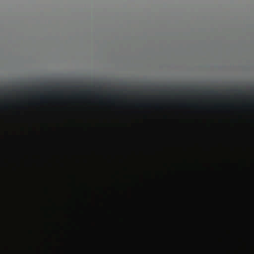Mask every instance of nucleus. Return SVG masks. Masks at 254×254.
I'll return each mask as SVG.
<instances>
[{
  "label": "nucleus",
  "mask_w": 254,
  "mask_h": 254,
  "mask_svg": "<svg viewBox=\"0 0 254 254\" xmlns=\"http://www.w3.org/2000/svg\"><path fill=\"white\" fill-rule=\"evenodd\" d=\"M208 93H209L210 94H217V92L215 91H213V90H211L209 92H208Z\"/></svg>",
  "instance_id": "nucleus-1"
}]
</instances>
